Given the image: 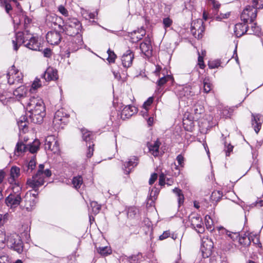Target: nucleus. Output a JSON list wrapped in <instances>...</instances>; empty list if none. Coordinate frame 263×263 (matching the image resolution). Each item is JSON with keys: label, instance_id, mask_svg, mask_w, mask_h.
Returning <instances> with one entry per match:
<instances>
[{"label": "nucleus", "instance_id": "obj_1", "mask_svg": "<svg viewBox=\"0 0 263 263\" xmlns=\"http://www.w3.org/2000/svg\"><path fill=\"white\" fill-rule=\"evenodd\" d=\"M26 109L32 122L40 124L45 116V107L43 100L39 97H31L26 103Z\"/></svg>", "mask_w": 263, "mask_h": 263}, {"label": "nucleus", "instance_id": "obj_2", "mask_svg": "<svg viewBox=\"0 0 263 263\" xmlns=\"http://www.w3.org/2000/svg\"><path fill=\"white\" fill-rule=\"evenodd\" d=\"M81 25L76 18L69 20L64 25V31L70 36H74L79 33Z\"/></svg>", "mask_w": 263, "mask_h": 263}, {"label": "nucleus", "instance_id": "obj_3", "mask_svg": "<svg viewBox=\"0 0 263 263\" xmlns=\"http://www.w3.org/2000/svg\"><path fill=\"white\" fill-rule=\"evenodd\" d=\"M7 242L8 246L18 253L23 251V243L20 236L16 234H10L7 236Z\"/></svg>", "mask_w": 263, "mask_h": 263}, {"label": "nucleus", "instance_id": "obj_4", "mask_svg": "<svg viewBox=\"0 0 263 263\" xmlns=\"http://www.w3.org/2000/svg\"><path fill=\"white\" fill-rule=\"evenodd\" d=\"M257 9L258 8L254 5L253 6H248L245 8L241 14V18L244 23L253 21L256 17Z\"/></svg>", "mask_w": 263, "mask_h": 263}, {"label": "nucleus", "instance_id": "obj_5", "mask_svg": "<svg viewBox=\"0 0 263 263\" xmlns=\"http://www.w3.org/2000/svg\"><path fill=\"white\" fill-rule=\"evenodd\" d=\"M45 148L52 152L54 154H58L60 149L59 144L57 138L52 135L48 136L45 140Z\"/></svg>", "mask_w": 263, "mask_h": 263}, {"label": "nucleus", "instance_id": "obj_6", "mask_svg": "<svg viewBox=\"0 0 263 263\" xmlns=\"http://www.w3.org/2000/svg\"><path fill=\"white\" fill-rule=\"evenodd\" d=\"M8 82L10 85L21 82L23 75L15 67L12 66L8 73Z\"/></svg>", "mask_w": 263, "mask_h": 263}, {"label": "nucleus", "instance_id": "obj_7", "mask_svg": "<svg viewBox=\"0 0 263 263\" xmlns=\"http://www.w3.org/2000/svg\"><path fill=\"white\" fill-rule=\"evenodd\" d=\"M204 31V27L202 20L197 19L192 23L191 31L195 37L198 39L201 38Z\"/></svg>", "mask_w": 263, "mask_h": 263}, {"label": "nucleus", "instance_id": "obj_8", "mask_svg": "<svg viewBox=\"0 0 263 263\" xmlns=\"http://www.w3.org/2000/svg\"><path fill=\"white\" fill-rule=\"evenodd\" d=\"M213 248V243L211 239L207 238L202 239L201 251L204 258H208L212 254Z\"/></svg>", "mask_w": 263, "mask_h": 263}, {"label": "nucleus", "instance_id": "obj_9", "mask_svg": "<svg viewBox=\"0 0 263 263\" xmlns=\"http://www.w3.org/2000/svg\"><path fill=\"white\" fill-rule=\"evenodd\" d=\"M44 180L43 178V175L36 174L33 176L32 178L29 179L27 180V185L33 189L35 191H36V188L44 184Z\"/></svg>", "mask_w": 263, "mask_h": 263}, {"label": "nucleus", "instance_id": "obj_10", "mask_svg": "<svg viewBox=\"0 0 263 263\" xmlns=\"http://www.w3.org/2000/svg\"><path fill=\"white\" fill-rule=\"evenodd\" d=\"M30 34L27 32L26 33L18 32L16 34L15 41H13V44L14 45V49L15 50L18 49V45H20L22 44H26L29 38Z\"/></svg>", "mask_w": 263, "mask_h": 263}, {"label": "nucleus", "instance_id": "obj_11", "mask_svg": "<svg viewBox=\"0 0 263 263\" xmlns=\"http://www.w3.org/2000/svg\"><path fill=\"white\" fill-rule=\"evenodd\" d=\"M191 224L192 227L199 233H202L204 229L201 217L198 216H193L190 218Z\"/></svg>", "mask_w": 263, "mask_h": 263}, {"label": "nucleus", "instance_id": "obj_12", "mask_svg": "<svg viewBox=\"0 0 263 263\" xmlns=\"http://www.w3.org/2000/svg\"><path fill=\"white\" fill-rule=\"evenodd\" d=\"M46 40L48 43L51 45H58L61 40V35L59 32L51 31L46 34Z\"/></svg>", "mask_w": 263, "mask_h": 263}, {"label": "nucleus", "instance_id": "obj_13", "mask_svg": "<svg viewBox=\"0 0 263 263\" xmlns=\"http://www.w3.org/2000/svg\"><path fill=\"white\" fill-rule=\"evenodd\" d=\"M134 59V54L130 50H128L124 53L121 57V62L122 65L125 68L130 67Z\"/></svg>", "mask_w": 263, "mask_h": 263}, {"label": "nucleus", "instance_id": "obj_14", "mask_svg": "<svg viewBox=\"0 0 263 263\" xmlns=\"http://www.w3.org/2000/svg\"><path fill=\"white\" fill-rule=\"evenodd\" d=\"M252 125L256 133L259 132L261 124L263 122V116L260 114H252Z\"/></svg>", "mask_w": 263, "mask_h": 263}, {"label": "nucleus", "instance_id": "obj_15", "mask_svg": "<svg viewBox=\"0 0 263 263\" xmlns=\"http://www.w3.org/2000/svg\"><path fill=\"white\" fill-rule=\"evenodd\" d=\"M36 197L31 196V193H27L25 197L24 208L29 211L33 209L36 202Z\"/></svg>", "mask_w": 263, "mask_h": 263}, {"label": "nucleus", "instance_id": "obj_16", "mask_svg": "<svg viewBox=\"0 0 263 263\" xmlns=\"http://www.w3.org/2000/svg\"><path fill=\"white\" fill-rule=\"evenodd\" d=\"M21 200L19 195L10 194L6 199V203L10 208H14L18 206Z\"/></svg>", "mask_w": 263, "mask_h": 263}, {"label": "nucleus", "instance_id": "obj_17", "mask_svg": "<svg viewBox=\"0 0 263 263\" xmlns=\"http://www.w3.org/2000/svg\"><path fill=\"white\" fill-rule=\"evenodd\" d=\"M160 145L161 142L158 140L147 144L149 153L154 157H157L159 155V149Z\"/></svg>", "mask_w": 263, "mask_h": 263}, {"label": "nucleus", "instance_id": "obj_18", "mask_svg": "<svg viewBox=\"0 0 263 263\" xmlns=\"http://www.w3.org/2000/svg\"><path fill=\"white\" fill-rule=\"evenodd\" d=\"M44 77L47 81L56 80L58 79V71L53 68L49 67L45 72Z\"/></svg>", "mask_w": 263, "mask_h": 263}, {"label": "nucleus", "instance_id": "obj_19", "mask_svg": "<svg viewBox=\"0 0 263 263\" xmlns=\"http://www.w3.org/2000/svg\"><path fill=\"white\" fill-rule=\"evenodd\" d=\"M29 40L28 39L27 43L25 44V46L30 49L33 50H40V43L37 38L35 37H30Z\"/></svg>", "mask_w": 263, "mask_h": 263}, {"label": "nucleus", "instance_id": "obj_20", "mask_svg": "<svg viewBox=\"0 0 263 263\" xmlns=\"http://www.w3.org/2000/svg\"><path fill=\"white\" fill-rule=\"evenodd\" d=\"M10 177L9 182L11 184H16V179L20 175V169L16 166H13L10 169Z\"/></svg>", "mask_w": 263, "mask_h": 263}, {"label": "nucleus", "instance_id": "obj_21", "mask_svg": "<svg viewBox=\"0 0 263 263\" xmlns=\"http://www.w3.org/2000/svg\"><path fill=\"white\" fill-rule=\"evenodd\" d=\"M140 49L142 52L146 56H149L152 53V46L151 41L149 39H146L144 41L141 43Z\"/></svg>", "mask_w": 263, "mask_h": 263}, {"label": "nucleus", "instance_id": "obj_22", "mask_svg": "<svg viewBox=\"0 0 263 263\" xmlns=\"http://www.w3.org/2000/svg\"><path fill=\"white\" fill-rule=\"evenodd\" d=\"M28 89L24 85L18 87L14 91L13 95L17 100L24 98L27 96Z\"/></svg>", "mask_w": 263, "mask_h": 263}, {"label": "nucleus", "instance_id": "obj_23", "mask_svg": "<svg viewBox=\"0 0 263 263\" xmlns=\"http://www.w3.org/2000/svg\"><path fill=\"white\" fill-rule=\"evenodd\" d=\"M246 23H239L235 25L234 32L237 37L241 36L247 32L248 26Z\"/></svg>", "mask_w": 263, "mask_h": 263}, {"label": "nucleus", "instance_id": "obj_24", "mask_svg": "<svg viewBox=\"0 0 263 263\" xmlns=\"http://www.w3.org/2000/svg\"><path fill=\"white\" fill-rule=\"evenodd\" d=\"M137 112V107L132 105H127L123 108L121 115L122 117L124 116L125 118H128Z\"/></svg>", "mask_w": 263, "mask_h": 263}, {"label": "nucleus", "instance_id": "obj_25", "mask_svg": "<svg viewBox=\"0 0 263 263\" xmlns=\"http://www.w3.org/2000/svg\"><path fill=\"white\" fill-rule=\"evenodd\" d=\"M137 163V159L136 157H134L129 159V160L124 164V166L125 167V173L126 174H129L132 168L136 166Z\"/></svg>", "mask_w": 263, "mask_h": 263}, {"label": "nucleus", "instance_id": "obj_26", "mask_svg": "<svg viewBox=\"0 0 263 263\" xmlns=\"http://www.w3.org/2000/svg\"><path fill=\"white\" fill-rule=\"evenodd\" d=\"M26 146L22 142H18L16 144L14 154L17 156H21L26 151Z\"/></svg>", "mask_w": 263, "mask_h": 263}, {"label": "nucleus", "instance_id": "obj_27", "mask_svg": "<svg viewBox=\"0 0 263 263\" xmlns=\"http://www.w3.org/2000/svg\"><path fill=\"white\" fill-rule=\"evenodd\" d=\"M97 252L102 255L106 256L112 253V250L110 247H102L97 248Z\"/></svg>", "mask_w": 263, "mask_h": 263}, {"label": "nucleus", "instance_id": "obj_28", "mask_svg": "<svg viewBox=\"0 0 263 263\" xmlns=\"http://www.w3.org/2000/svg\"><path fill=\"white\" fill-rule=\"evenodd\" d=\"M174 193L178 197V201L179 205L183 203L184 201V196L182 194V191L178 188H175L173 190Z\"/></svg>", "mask_w": 263, "mask_h": 263}, {"label": "nucleus", "instance_id": "obj_29", "mask_svg": "<svg viewBox=\"0 0 263 263\" xmlns=\"http://www.w3.org/2000/svg\"><path fill=\"white\" fill-rule=\"evenodd\" d=\"M40 142L39 140H34L31 144L29 145V151L31 153H34L36 152L39 149Z\"/></svg>", "mask_w": 263, "mask_h": 263}, {"label": "nucleus", "instance_id": "obj_30", "mask_svg": "<svg viewBox=\"0 0 263 263\" xmlns=\"http://www.w3.org/2000/svg\"><path fill=\"white\" fill-rule=\"evenodd\" d=\"M165 178L164 174L162 173L159 176V183L160 185H164L165 184H167L168 185H171L173 183V181L172 179H167L166 180V182H165Z\"/></svg>", "mask_w": 263, "mask_h": 263}, {"label": "nucleus", "instance_id": "obj_31", "mask_svg": "<svg viewBox=\"0 0 263 263\" xmlns=\"http://www.w3.org/2000/svg\"><path fill=\"white\" fill-rule=\"evenodd\" d=\"M172 79V77L170 75H167L160 78L157 82V86L160 88L163 86L167 81L171 80Z\"/></svg>", "mask_w": 263, "mask_h": 263}, {"label": "nucleus", "instance_id": "obj_32", "mask_svg": "<svg viewBox=\"0 0 263 263\" xmlns=\"http://www.w3.org/2000/svg\"><path fill=\"white\" fill-rule=\"evenodd\" d=\"M205 224L206 227V229L209 230L210 231H212L214 228L213 227V222L211 218L206 215L205 217Z\"/></svg>", "mask_w": 263, "mask_h": 263}, {"label": "nucleus", "instance_id": "obj_33", "mask_svg": "<svg viewBox=\"0 0 263 263\" xmlns=\"http://www.w3.org/2000/svg\"><path fill=\"white\" fill-rule=\"evenodd\" d=\"M203 91L205 93H209L212 88V85L209 79H204L203 81Z\"/></svg>", "mask_w": 263, "mask_h": 263}, {"label": "nucleus", "instance_id": "obj_34", "mask_svg": "<svg viewBox=\"0 0 263 263\" xmlns=\"http://www.w3.org/2000/svg\"><path fill=\"white\" fill-rule=\"evenodd\" d=\"M41 86L42 84L40 80L35 79L32 84L31 87L30 89V91L32 93Z\"/></svg>", "mask_w": 263, "mask_h": 263}, {"label": "nucleus", "instance_id": "obj_35", "mask_svg": "<svg viewBox=\"0 0 263 263\" xmlns=\"http://www.w3.org/2000/svg\"><path fill=\"white\" fill-rule=\"evenodd\" d=\"M83 183V179L81 176L76 177L73 178L72 184L76 189H79Z\"/></svg>", "mask_w": 263, "mask_h": 263}, {"label": "nucleus", "instance_id": "obj_36", "mask_svg": "<svg viewBox=\"0 0 263 263\" xmlns=\"http://www.w3.org/2000/svg\"><path fill=\"white\" fill-rule=\"evenodd\" d=\"M18 125L20 130H23L25 133L27 130V122L25 121V118L23 117V119L18 121Z\"/></svg>", "mask_w": 263, "mask_h": 263}, {"label": "nucleus", "instance_id": "obj_37", "mask_svg": "<svg viewBox=\"0 0 263 263\" xmlns=\"http://www.w3.org/2000/svg\"><path fill=\"white\" fill-rule=\"evenodd\" d=\"M61 111L60 110H58L55 112L53 120V123L55 125L60 124V122H62V118L61 117Z\"/></svg>", "mask_w": 263, "mask_h": 263}, {"label": "nucleus", "instance_id": "obj_38", "mask_svg": "<svg viewBox=\"0 0 263 263\" xmlns=\"http://www.w3.org/2000/svg\"><path fill=\"white\" fill-rule=\"evenodd\" d=\"M90 206L92 209V211L94 214H97L99 213L101 209V205H99L96 201H92L90 203Z\"/></svg>", "mask_w": 263, "mask_h": 263}, {"label": "nucleus", "instance_id": "obj_39", "mask_svg": "<svg viewBox=\"0 0 263 263\" xmlns=\"http://www.w3.org/2000/svg\"><path fill=\"white\" fill-rule=\"evenodd\" d=\"M0 263H11V259L5 253H0Z\"/></svg>", "mask_w": 263, "mask_h": 263}, {"label": "nucleus", "instance_id": "obj_40", "mask_svg": "<svg viewBox=\"0 0 263 263\" xmlns=\"http://www.w3.org/2000/svg\"><path fill=\"white\" fill-rule=\"evenodd\" d=\"M107 53L108 55L107 60L110 63H114L117 58L116 55L114 51L110 50V49L108 50Z\"/></svg>", "mask_w": 263, "mask_h": 263}, {"label": "nucleus", "instance_id": "obj_41", "mask_svg": "<svg viewBox=\"0 0 263 263\" xmlns=\"http://www.w3.org/2000/svg\"><path fill=\"white\" fill-rule=\"evenodd\" d=\"M36 165V162L35 160V157H32L31 160L29 161L28 163H27V167L28 170L27 171L29 170H30V171H32Z\"/></svg>", "mask_w": 263, "mask_h": 263}, {"label": "nucleus", "instance_id": "obj_42", "mask_svg": "<svg viewBox=\"0 0 263 263\" xmlns=\"http://www.w3.org/2000/svg\"><path fill=\"white\" fill-rule=\"evenodd\" d=\"M239 242L241 245H247L250 243V238L246 236L240 237L239 238Z\"/></svg>", "mask_w": 263, "mask_h": 263}, {"label": "nucleus", "instance_id": "obj_43", "mask_svg": "<svg viewBox=\"0 0 263 263\" xmlns=\"http://www.w3.org/2000/svg\"><path fill=\"white\" fill-rule=\"evenodd\" d=\"M211 1L213 5V8L214 11V15H216L217 14V11L220 6V5L219 4L218 2H216L215 0H211Z\"/></svg>", "mask_w": 263, "mask_h": 263}, {"label": "nucleus", "instance_id": "obj_44", "mask_svg": "<svg viewBox=\"0 0 263 263\" xmlns=\"http://www.w3.org/2000/svg\"><path fill=\"white\" fill-rule=\"evenodd\" d=\"M82 135H83V140L88 141L90 139V137L91 135V133L89 131H88L86 129H83L82 130Z\"/></svg>", "mask_w": 263, "mask_h": 263}, {"label": "nucleus", "instance_id": "obj_45", "mask_svg": "<svg viewBox=\"0 0 263 263\" xmlns=\"http://www.w3.org/2000/svg\"><path fill=\"white\" fill-rule=\"evenodd\" d=\"M173 23V21L169 17L164 18L163 20V24L164 28H167L170 27Z\"/></svg>", "mask_w": 263, "mask_h": 263}, {"label": "nucleus", "instance_id": "obj_46", "mask_svg": "<svg viewBox=\"0 0 263 263\" xmlns=\"http://www.w3.org/2000/svg\"><path fill=\"white\" fill-rule=\"evenodd\" d=\"M220 65V63L218 61H210L209 62L208 65L210 68L213 69L217 68Z\"/></svg>", "mask_w": 263, "mask_h": 263}, {"label": "nucleus", "instance_id": "obj_47", "mask_svg": "<svg viewBox=\"0 0 263 263\" xmlns=\"http://www.w3.org/2000/svg\"><path fill=\"white\" fill-rule=\"evenodd\" d=\"M253 3L256 8H261L263 7V0H252Z\"/></svg>", "mask_w": 263, "mask_h": 263}, {"label": "nucleus", "instance_id": "obj_48", "mask_svg": "<svg viewBox=\"0 0 263 263\" xmlns=\"http://www.w3.org/2000/svg\"><path fill=\"white\" fill-rule=\"evenodd\" d=\"M153 102V98L152 97H149L146 101L144 102L143 104V107L147 110V107L150 106Z\"/></svg>", "mask_w": 263, "mask_h": 263}, {"label": "nucleus", "instance_id": "obj_49", "mask_svg": "<svg viewBox=\"0 0 263 263\" xmlns=\"http://www.w3.org/2000/svg\"><path fill=\"white\" fill-rule=\"evenodd\" d=\"M198 62L200 68L201 69H203L205 67V65L204 64L203 57L201 56L200 54H199L198 56Z\"/></svg>", "mask_w": 263, "mask_h": 263}, {"label": "nucleus", "instance_id": "obj_50", "mask_svg": "<svg viewBox=\"0 0 263 263\" xmlns=\"http://www.w3.org/2000/svg\"><path fill=\"white\" fill-rule=\"evenodd\" d=\"M170 235L169 231H164L162 235L159 236V239L161 240H164L168 238Z\"/></svg>", "mask_w": 263, "mask_h": 263}, {"label": "nucleus", "instance_id": "obj_51", "mask_svg": "<svg viewBox=\"0 0 263 263\" xmlns=\"http://www.w3.org/2000/svg\"><path fill=\"white\" fill-rule=\"evenodd\" d=\"M93 145H94L93 144H92V146L91 145H89L88 146V151H87V154H86V156L88 158H90L93 155Z\"/></svg>", "mask_w": 263, "mask_h": 263}, {"label": "nucleus", "instance_id": "obj_52", "mask_svg": "<svg viewBox=\"0 0 263 263\" xmlns=\"http://www.w3.org/2000/svg\"><path fill=\"white\" fill-rule=\"evenodd\" d=\"M59 11L64 16H67L68 15V11L63 6H60L59 7Z\"/></svg>", "mask_w": 263, "mask_h": 263}, {"label": "nucleus", "instance_id": "obj_53", "mask_svg": "<svg viewBox=\"0 0 263 263\" xmlns=\"http://www.w3.org/2000/svg\"><path fill=\"white\" fill-rule=\"evenodd\" d=\"M157 174L156 173H153L152 174L151 178L149 180V184H153L157 178Z\"/></svg>", "mask_w": 263, "mask_h": 263}, {"label": "nucleus", "instance_id": "obj_54", "mask_svg": "<svg viewBox=\"0 0 263 263\" xmlns=\"http://www.w3.org/2000/svg\"><path fill=\"white\" fill-rule=\"evenodd\" d=\"M177 161L179 165L183 166L184 158L181 155H179L176 158Z\"/></svg>", "mask_w": 263, "mask_h": 263}, {"label": "nucleus", "instance_id": "obj_55", "mask_svg": "<svg viewBox=\"0 0 263 263\" xmlns=\"http://www.w3.org/2000/svg\"><path fill=\"white\" fill-rule=\"evenodd\" d=\"M229 16V13L220 14V15L215 16L217 20H221L223 18H226Z\"/></svg>", "mask_w": 263, "mask_h": 263}, {"label": "nucleus", "instance_id": "obj_56", "mask_svg": "<svg viewBox=\"0 0 263 263\" xmlns=\"http://www.w3.org/2000/svg\"><path fill=\"white\" fill-rule=\"evenodd\" d=\"M43 53L45 57H50L51 55V51L49 48H46L44 50Z\"/></svg>", "mask_w": 263, "mask_h": 263}, {"label": "nucleus", "instance_id": "obj_57", "mask_svg": "<svg viewBox=\"0 0 263 263\" xmlns=\"http://www.w3.org/2000/svg\"><path fill=\"white\" fill-rule=\"evenodd\" d=\"M6 240L5 234L3 232H1V233H0V242L4 243L6 241Z\"/></svg>", "mask_w": 263, "mask_h": 263}, {"label": "nucleus", "instance_id": "obj_58", "mask_svg": "<svg viewBox=\"0 0 263 263\" xmlns=\"http://www.w3.org/2000/svg\"><path fill=\"white\" fill-rule=\"evenodd\" d=\"M161 70V67L160 66H159V65L156 66V69L155 70L154 73L156 76L159 77V73Z\"/></svg>", "mask_w": 263, "mask_h": 263}, {"label": "nucleus", "instance_id": "obj_59", "mask_svg": "<svg viewBox=\"0 0 263 263\" xmlns=\"http://www.w3.org/2000/svg\"><path fill=\"white\" fill-rule=\"evenodd\" d=\"M51 171L48 169H47L45 171H43V178H44L45 176L50 177L51 176Z\"/></svg>", "mask_w": 263, "mask_h": 263}, {"label": "nucleus", "instance_id": "obj_60", "mask_svg": "<svg viewBox=\"0 0 263 263\" xmlns=\"http://www.w3.org/2000/svg\"><path fill=\"white\" fill-rule=\"evenodd\" d=\"M44 166L43 164H40L39 165V168L37 172V174L39 175H43V169H44Z\"/></svg>", "mask_w": 263, "mask_h": 263}, {"label": "nucleus", "instance_id": "obj_61", "mask_svg": "<svg viewBox=\"0 0 263 263\" xmlns=\"http://www.w3.org/2000/svg\"><path fill=\"white\" fill-rule=\"evenodd\" d=\"M5 175V172L2 170L0 171V183L2 182L4 178Z\"/></svg>", "mask_w": 263, "mask_h": 263}, {"label": "nucleus", "instance_id": "obj_62", "mask_svg": "<svg viewBox=\"0 0 263 263\" xmlns=\"http://www.w3.org/2000/svg\"><path fill=\"white\" fill-rule=\"evenodd\" d=\"M5 9L6 12L8 13L12 9V7L9 4H6L5 5Z\"/></svg>", "mask_w": 263, "mask_h": 263}, {"label": "nucleus", "instance_id": "obj_63", "mask_svg": "<svg viewBox=\"0 0 263 263\" xmlns=\"http://www.w3.org/2000/svg\"><path fill=\"white\" fill-rule=\"evenodd\" d=\"M202 111H203V107L201 106H199V109H198L197 108H195L194 110L195 114H201Z\"/></svg>", "mask_w": 263, "mask_h": 263}, {"label": "nucleus", "instance_id": "obj_64", "mask_svg": "<svg viewBox=\"0 0 263 263\" xmlns=\"http://www.w3.org/2000/svg\"><path fill=\"white\" fill-rule=\"evenodd\" d=\"M203 18L205 21L207 20L208 18V14L205 10L203 12Z\"/></svg>", "mask_w": 263, "mask_h": 263}]
</instances>
